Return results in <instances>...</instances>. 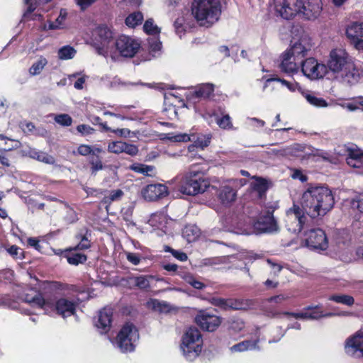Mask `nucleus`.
<instances>
[{"label": "nucleus", "instance_id": "473e14b6", "mask_svg": "<svg viewBox=\"0 0 363 363\" xmlns=\"http://www.w3.org/2000/svg\"><path fill=\"white\" fill-rule=\"evenodd\" d=\"M213 90L214 86L213 84H202L196 86L194 94H195L196 97L205 99L208 97L213 93Z\"/></svg>", "mask_w": 363, "mask_h": 363}, {"label": "nucleus", "instance_id": "69168bd1", "mask_svg": "<svg viewBox=\"0 0 363 363\" xmlns=\"http://www.w3.org/2000/svg\"><path fill=\"white\" fill-rule=\"evenodd\" d=\"M126 259L129 262L134 265H138L141 260V257L140 255L133 252H125Z\"/></svg>", "mask_w": 363, "mask_h": 363}, {"label": "nucleus", "instance_id": "0e129e2a", "mask_svg": "<svg viewBox=\"0 0 363 363\" xmlns=\"http://www.w3.org/2000/svg\"><path fill=\"white\" fill-rule=\"evenodd\" d=\"M91 165V171L92 172H96L99 170H101L104 168V165L101 162V160L99 158V157L96 158H92L89 161Z\"/></svg>", "mask_w": 363, "mask_h": 363}, {"label": "nucleus", "instance_id": "c85d7f7f", "mask_svg": "<svg viewBox=\"0 0 363 363\" xmlns=\"http://www.w3.org/2000/svg\"><path fill=\"white\" fill-rule=\"evenodd\" d=\"M259 337L247 340L233 345L230 350L232 352H242L247 350H258Z\"/></svg>", "mask_w": 363, "mask_h": 363}, {"label": "nucleus", "instance_id": "8fccbe9b", "mask_svg": "<svg viewBox=\"0 0 363 363\" xmlns=\"http://www.w3.org/2000/svg\"><path fill=\"white\" fill-rule=\"evenodd\" d=\"M148 43L150 53H152V57H156L161 50V42L157 38H153L148 40Z\"/></svg>", "mask_w": 363, "mask_h": 363}, {"label": "nucleus", "instance_id": "13d9d810", "mask_svg": "<svg viewBox=\"0 0 363 363\" xmlns=\"http://www.w3.org/2000/svg\"><path fill=\"white\" fill-rule=\"evenodd\" d=\"M123 195V192L121 189L113 190L109 193L108 196L104 198V202L107 203L108 201H118L121 199Z\"/></svg>", "mask_w": 363, "mask_h": 363}, {"label": "nucleus", "instance_id": "4be33fe9", "mask_svg": "<svg viewBox=\"0 0 363 363\" xmlns=\"http://www.w3.org/2000/svg\"><path fill=\"white\" fill-rule=\"evenodd\" d=\"M108 151L114 154L125 152L130 156H135L138 153V146L123 141H112L108 145Z\"/></svg>", "mask_w": 363, "mask_h": 363}, {"label": "nucleus", "instance_id": "bf43d9fd", "mask_svg": "<svg viewBox=\"0 0 363 363\" xmlns=\"http://www.w3.org/2000/svg\"><path fill=\"white\" fill-rule=\"evenodd\" d=\"M112 133H115L116 135H118L119 137L125 138H133V137L136 136L135 133L130 131L128 128L113 129Z\"/></svg>", "mask_w": 363, "mask_h": 363}, {"label": "nucleus", "instance_id": "c9c22d12", "mask_svg": "<svg viewBox=\"0 0 363 363\" xmlns=\"http://www.w3.org/2000/svg\"><path fill=\"white\" fill-rule=\"evenodd\" d=\"M48 64V60L45 57L40 56L38 60L33 63L29 69V73L32 76L40 74L45 67Z\"/></svg>", "mask_w": 363, "mask_h": 363}, {"label": "nucleus", "instance_id": "de8ad7c7", "mask_svg": "<svg viewBox=\"0 0 363 363\" xmlns=\"http://www.w3.org/2000/svg\"><path fill=\"white\" fill-rule=\"evenodd\" d=\"M67 260L70 264L78 265L86 260V256L82 253L73 252L67 255Z\"/></svg>", "mask_w": 363, "mask_h": 363}, {"label": "nucleus", "instance_id": "39448f33", "mask_svg": "<svg viewBox=\"0 0 363 363\" xmlns=\"http://www.w3.org/2000/svg\"><path fill=\"white\" fill-rule=\"evenodd\" d=\"M25 301L43 309L45 313L55 311L64 318L74 315L77 307V303L75 301L65 297L58 298L55 303L43 298L41 294H36L33 297L26 296Z\"/></svg>", "mask_w": 363, "mask_h": 363}, {"label": "nucleus", "instance_id": "f8f14e48", "mask_svg": "<svg viewBox=\"0 0 363 363\" xmlns=\"http://www.w3.org/2000/svg\"><path fill=\"white\" fill-rule=\"evenodd\" d=\"M303 235L304 238L302 246L315 250H325L328 247V241L323 230L320 228L306 230Z\"/></svg>", "mask_w": 363, "mask_h": 363}, {"label": "nucleus", "instance_id": "423d86ee", "mask_svg": "<svg viewBox=\"0 0 363 363\" xmlns=\"http://www.w3.org/2000/svg\"><path fill=\"white\" fill-rule=\"evenodd\" d=\"M203 337L199 330L195 327L187 328L184 333L180 350L184 357L189 362L194 361L201 353Z\"/></svg>", "mask_w": 363, "mask_h": 363}, {"label": "nucleus", "instance_id": "a19ab883", "mask_svg": "<svg viewBox=\"0 0 363 363\" xmlns=\"http://www.w3.org/2000/svg\"><path fill=\"white\" fill-rule=\"evenodd\" d=\"M363 97H359L357 99H354L352 101L348 102H343L341 104H339V105L343 108L347 109L349 111H355L357 110L362 111V104H363Z\"/></svg>", "mask_w": 363, "mask_h": 363}, {"label": "nucleus", "instance_id": "603ef678", "mask_svg": "<svg viewBox=\"0 0 363 363\" xmlns=\"http://www.w3.org/2000/svg\"><path fill=\"white\" fill-rule=\"evenodd\" d=\"M348 156L347 159H363V150L358 148L356 145H351L347 148Z\"/></svg>", "mask_w": 363, "mask_h": 363}, {"label": "nucleus", "instance_id": "f03ea898", "mask_svg": "<svg viewBox=\"0 0 363 363\" xmlns=\"http://www.w3.org/2000/svg\"><path fill=\"white\" fill-rule=\"evenodd\" d=\"M335 203L332 191L326 186L310 185L302 194L301 204L311 218L325 216Z\"/></svg>", "mask_w": 363, "mask_h": 363}, {"label": "nucleus", "instance_id": "49530a36", "mask_svg": "<svg viewBox=\"0 0 363 363\" xmlns=\"http://www.w3.org/2000/svg\"><path fill=\"white\" fill-rule=\"evenodd\" d=\"M182 279L192 287L196 289H203L206 287V285L196 279L192 274H185L182 275Z\"/></svg>", "mask_w": 363, "mask_h": 363}, {"label": "nucleus", "instance_id": "72a5a7b5", "mask_svg": "<svg viewBox=\"0 0 363 363\" xmlns=\"http://www.w3.org/2000/svg\"><path fill=\"white\" fill-rule=\"evenodd\" d=\"M250 186L253 192L259 197H262L268 188L267 181L261 178L256 179Z\"/></svg>", "mask_w": 363, "mask_h": 363}, {"label": "nucleus", "instance_id": "b1692460", "mask_svg": "<svg viewBox=\"0 0 363 363\" xmlns=\"http://www.w3.org/2000/svg\"><path fill=\"white\" fill-rule=\"evenodd\" d=\"M112 315L113 313L110 308H104L99 312L97 320L95 321V325L100 330V333H106L110 330Z\"/></svg>", "mask_w": 363, "mask_h": 363}, {"label": "nucleus", "instance_id": "c03bdc74", "mask_svg": "<svg viewBox=\"0 0 363 363\" xmlns=\"http://www.w3.org/2000/svg\"><path fill=\"white\" fill-rule=\"evenodd\" d=\"M328 299L349 306L353 305L354 302L352 296L345 294L332 295L329 296Z\"/></svg>", "mask_w": 363, "mask_h": 363}, {"label": "nucleus", "instance_id": "e433bc0d", "mask_svg": "<svg viewBox=\"0 0 363 363\" xmlns=\"http://www.w3.org/2000/svg\"><path fill=\"white\" fill-rule=\"evenodd\" d=\"M130 169L135 172L150 177L154 174L155 167L151 165L135 163L130 166Z\"/></svg>", "mask_w": 363, "mask_h": 363}, {"label": "nucleus", "instance_id": "393cba45", "mask_svg": "<svg viewBox=\"0 0 363 363\" xmlns=\"http://www.w3.org/2000/svg\"><path fill=\"white\" fill-rule=\"evenodd\" d=\"M237 191L232 188L229 184L222 186L218 193V199L225 206L232 204L236 199Z\"/></svg>", "mask_w": 363, "mask_h": 363}, {"label": "nucleus", "instance_id": "aec40b11", "mask_svg": "<svg viewBox=\"0 0 363 363\" xmlns=\"http://www.w3.org/2000/svg\"><path fill=\"white\" fill-rule=\"evenodd\" d=\"M299 58L285 51L281 56L279 68L282 72L293 76L299 70Z\"/></svg>", "mask_w": 363, "mask_h": 363}, {"label": "nucleus", "instance_id": "1a4fd4ad", "mask_svg": "<svg viewBox=\"0 0 363 363\" xmlns=\"http://www.w3.org/2000/svg\"><path fill=\"white\" fill-rule=\"evenodd\" d=\"M115 43L116 40H113V33L107 26H101L95 30L93 45L98 54L115 60Z\"/></svg>", "mask_w": 363, "mask_h": 363}, {"label": "nucleus", "instance_id": "2eb2a0df", "mask_svg": "<svg viewBox=\"0 0 363 363\" xmlns=\"http://www.w3.org/2000/svg\"><path fill=\"white\" fill-rule=\"evenodd\" d=\"M311 38L306 33L301 32L297 38H293L290 48L286 51L302 60L307 52L311 50Z\"/></svg>", "mask_w": 363, "mask_h": 363}, {"label": "nucleus", "instance_id": "5701e85b", "mask_svg": "<svg viewBox=\"0 0 363 363\" xmlns=\"http://www.w3.org/2000/svg\"><path fill=\"white\" fill-rule=\"evenodd\" d=\"M333 313H329L327 314H323V311L318 310V307L315 308V311L311 312H301V313H288L284 312L280 314V316L286 318L287 320H291V318L294 319H318L321 317H328L333 315Z\"/></svg>", "mask_w": 363, "mask_h": 363}, {"label": "nucleus", "instance_id": "774afa93", "mask_svg": "<svg viewBox=\"0 0 363 363\" xmlns=\"http://www.w3.org/2000/svg\"><path fill=\"white\" fill-rule=\"evenodd\" d=\"M91 146L83 144L77 147V153L82 156H87L91 154Z\"/></svg>", "mask_w": 363, "mask_h": 363}, {"label": "nucleus", "instance_id": "5fc2aeb1", "mask_svg": "<svg viewBox=\"0 0 363 363\" xmlns=\"http://www.w3.org/2000/svg\"><path fill=\"white\" fill-rule=\"evenodd\" d=\"M54 120L57 123L62 126H69L72 123V118L66 113L55 115Z\"/></svg>", "mask_w": 363, "mask_h": 363}, {"label": "nucleus", "instance_id": "79ce46f5", "mask_svg": "<svg viewBox=\"0 0 363 363\" xmlns=\"http://www.w3.org/2000/svg\"><path fill=\"white\" fill-rule=\"evenodd\" d=\"M245 326L241 318H234L228 321V330L232 333H238L242 330Z\"/></svg>", "mask_w": 363, "mask_h": 363}, {"label": "nucleus", "instance_id": "9d476101", "mask_svg": "<svg viewBox=\"0 0 363 363\" xmlns=\"http://www.w3.org/2000/svg\"><path fill=\"white\" fill-rule=\"evenodd\" d=\"M138 340V329L133 324L127 323L121 328L113 344L122 352H130L134 350Z\"/></svg>", "mask_w": 363, "mask_h": 363}, {"label": "nucleus", "instance_id": "09e8293b", "mask_svg": "<svg viewBox=\"0 0 363 363\" xmlns=\"http://www.w3.org/2000/svg\"><path fill=\"white\" fill-rule=\"evenodd\" d=\"M144 31L149 35H157L160 33V28L154 23L152 18L147 19L143 25Z\"/></svg>", "mask_w": 363, "mask_h": 363}, {"label": "nucleus", "instance_id": "6ab92c4d", "mask_svg": "<svg viewBox=\"0 0 363 363\" xmlns=\"http://www.w3.org/2000/svg\"><path fill=\"white\" fill-rule=\"evenodd\" d=\"M142 196L146 201H152L167 196L168 188L162 184H152L142 189Z\"/></svg>", "mask_w": 363, "mask_h": 363}, {"label": "nucleus", "instance_id": "a211bd4d", "mask_svg": "<svg viewBox=\"0 0 363 363\" xmlns=\"http://www.w3.org/2000/svg\"><path fill=\"white\" fill-rule=\"evenodd\" d=\"M346 35L356 50L363 52V21L350 23L346 28Z\"/></svg>", "mask_w": 363, "mask_h": 363}, {"label": "nucleus", "instance_id": "cd10ccee", "mask_svg": "<svg viewBox=\"0 0 363 363\" xmlns=\"http://www.w3.org/2000/svg\"><path fill=\"white\" fill-rule=\"evenodd\" d=\"M23 154L25 156H28L45 164H53L55 162L53 157L34 148L28 147L26 150H23Z\"/></svg>", "mask_w": 363, "mask_h": 363}, {"label": "nucleus", "instance_id": "20e7f679", "mask_svg": "<svg viewBox=\"0 0 363 363\" xmlns=\"http://www.w3.org/2000/svg\"><path fill=\"white\" fill-rule=\"evenodd\" d=\"M193 17L201 26L210 27L220 18L221 6L219 0H193L191 6Z\"/></svg>", "mask_w": 363, "mask_h": 363}, {"label": "nucleus", "instance_id": "f704fd0d", "mask_svg": "<svg viewBox=\"0 0 363 363\" xmlns=\"http://www.w3.org/2000/svg\"><path fill=\"white\" fill-rule=\"evenodd\" d=\"M167 223V216L163 213H155L152 214L149 219L150 225L157 228H164Z\"/></svg>", "mask_w": 363, "mask_h": 363}, {"label": "nucleus", "instance_id": "a878e982", "mask_svg": "<svg viewBox=\"0 0 363 363\" xmlns=\"http://www.w3.org/2000/svg\"><path fill=\"white\" fill-rule=\"evenodd\" d=\"M163 281L164 279L158 278L153 275H140L131 277L130 283L141 290L147 291L150 289V283L152 280Z\"/></svg>", "mask_w": 363, "mask_h": 363}, {"label": "nucleus", "instance_id": "ea45409f", "mask_svg": "<svg viewBox=\"0 0 363 363\" xmlns=\"http://www.w3.org/2000/svg\"><path fill=\"white\" fill-rule=\"evenodd\" d=\"M21 146L18 140H13L0 135V148L4 151H9L13 149H17Z\"/></svg>", "mask_w": 363, "mask_h": 363}, {"label": "nucleus", "instance_id": "2f4dec72", "mask_svg": "<svg viewBox=\"0 0 363 363\" xmlns=\"http://www.w3.org/2000/svg\"><path fill=\"white\" fill-rule=\"evenodd\" d=\"M49 0H25L27 5V9L23 14L25 19H35L34 17H30L31 13L35 11L38 7H40Z\"/></svg>", "mask_w": 363, "mask_h": 363}, {"label": "nucleus", "instance_id": "c756f323", "mask_svg": "<svg viewBox=\"0 0 363 363\" xmlns=\"http://www.w3.org/2000/svg\"><path fill=\"white\" fill-rule=\"evenodd\" d=\"M303 96L307 101L308 104L317 107V108H323L328 106L327 101L321 98L318 96L315 93L311 91H306L303 92Z\"/></svg>", "mask_w": 363, "mask_h": 363}, {"label": "nucleus", "instance_id": "f257e3e1", "mask_svg": "<svg viewBox=\"0 0 363 363\" xmlns=\"http://www.w3.org/2000/svg\"><path fill=\"white\" fill-rule=\"evenodd\" d=\"M326 67L334 79L345 85H354L363 77V70L344 49H333L330 52Z\"/></svg>", "mask_w": 363, "mask_h": 363}, {"label": "nucleus", "instance_id": "7ed1b4c3", "mask_svg": "<svg viewBox=\"0 0 363 363\" xmlns=\"http://www.w3.org/2000/svg\"><path fill=\"white\" fill-rule=\"evenodd\" d=\"M274 9L282 18L289 19L298 14L306 20H315L321 13V0H274Z\"/></svg>", "mask_w": 363, "mask_h": 363}, {"label": "nucleus", "instance_id": "4d7b16f0", "mask_svg": "<svg viewBox=\"0 0 363 363\" xmlns=\"http://www.w3.org/2000/svg\"><path fill=\"white\" fill-rule=\"evenodd\" d=\"M313 157H317L316 160L321 159L329 162H333L335 160V158L330 153L321 150H317L313 154Z\"/></svg>", "mask_w": 363, "mask_h": 363}, {"label": "nucleus", "instance_id": "680f3d73", "mask_svg": "<svg viewBox=\"0 0 363 363\" xmlns=\"http://www.w3.org/2000/svg\"><path fill=\"white\" fill-rule=\"evenodd\" d=\"M291 171V177L294 179H298L301 182H305L307 181L308 177H306V175H305L303 173V172L301 169H292Z\"/></svg>", "mask_w": 363, "mask_h": 363}, {"label": "nucleus", "instance_id": "58836bf2", "mask_svg": "<svg viewBox=\"0 0 363 363\" xmlns=\"http://www.w3.org/2000/svg\"><path fill=\"white\" fill-rule=\"evenodd\" d=\"M77 53V50L70 45H65L60 48L57 52L58 58L61 60L72 59Z\"/></svg>", "mask_w": 363, "mask_h": 363}, {"label": "nucleus", "instance_id": "37998d69", "mask_svg": "<svg viewBox=\"0 0 363 363\" xmlns=\"http://www.w3.org/2000/svg\"><path fill=\"white\" fill-rule=\"evenodd\" d=\"M66 12L65 11L61 10L60 13L55 22H49L48 24H45L43 29L44 30H54L62 28L63 26V21L66 18Z\"/></svg>", "mask_w": 363, "mask_h": 363}, {"label": "nucleus", "instance_id": "9b49d317", "mask_svg": "<svg viewBox=\"0 0 363 363\" xmlns=\"http://www.w3.org/2000/svg\"><path fill=\"white\" fill-rule=\"evenodd\" d=\"M278 208L277 202L266 207V212L262 213L257 221L253 224L254 228L258 233H271L277 230V224L273 216V213Z\"/></svg>", "mask_w": 363, "mask_h": 363}, {"label": "nucleus", "instance_id": "412c9836", "mask_svg": "<svg viewBox=\"0 0 363 363\" xmlns=\"http://www.w3.org/2000/svg\"><path fill=\"white\" fill-rule=\"evenodd\" d=\"M183 95L178 92L177 90L170 91L164 94V112L166 113L167 117L170 119H174L177 116V111L175 105H173L176 101L181 102L182 101Z\"/></svg>", "mask_w": 363, "mask_h": 363}, {"label": "nucleus", "instance_id": "e2e57ef3", "mask_svg": "<svg viewBox=\"0 0 363 363\" xmlns=\"http://www.w3.org/2000/svg\"><path fill=\"white\" fill-rule=\"evenodd\" d=\"M7 251L13 258L18 259L23 257V250L16 245H12Z\"/></svg>", "mask_w": 363, "mask_h": 363}, {"label": "nucleus", "instance_id": "ddd939ff", "mask_svg": "<svg viewBox=\"0 0 363 363\" xmlns=\"http://www.w3.org/2000/svg\"><path fill=\"white\" fill-rule=\"evenodd\" d=\"M301 72L307 78L314 80L323 78L328 73L326 65L313 58H307L301 62Z\"/></svg>", "mask_w": 363, "mask_h": 363}, {"label": "nucleus", "instance_id": "bb28decb", "mask_svg": "<svg viewBox=\"0 0 363 363\" xmlns=\"http://www.w3.org/2000/svg\"><path fill=\"white\" fill-rule=\"evenodd\" d=\"M345 206L349 207L357 219L363 216V194L357 196L355 198L345 201Z\"/></svg>", "mask_w": 363, "mask_h": 363}, {"label": "nucleus", "instance_id": "f3484780", "mask_svg": "<svg viewBox=\"0 0 363 363\" xmlns=\"http://www.w3.org/2000/svg\"><path fill=\"white\" fill-rule=\"evenodd\" d=\"M195 322L203 330L215 331L221 324L220 317L206 311H201L195 317Z\"/></svg>", "mask_w": 363, "mask_h": 363}, {"label": "nucleus", "instance_id": "3c124183", "mask_svg": "<svg viewBox=\"0 0 363 363\" xmlns=\"http://www.w3.org/2000/svg\"><path fill=\"white\" fill-rule=\"evenodd\" d=\"M216 123L222 129H231L233 123L228 114L223 115L222 117L216 118Z\"/></svg>", "mask_w": 363, "mask_h": 363}, {"label": "nucleus", "instance_id": "a18cd8bd", "mask_svg": "<svg viewBox=\"0 0 363 363\" xmlns=\"http://www.w3.org/2000/svg\"><path fill=\"white\" fill-rule=\"evenodd\" d=\"M199 230L195 225L186 226L183 230V235L186 238L188 242L194 241L199 235Z\"/></svg>", "mask_w": 363, "mask_h": 363}, {"label": "nucleus", "instance_id": "338daca9", "mask_svg": "<svg viewBox=\"0 0 363 363\" xmlns=\"http://www.w3.org/2000/svg\"><path fill=\"white\" fill-rule=\"evenodd\" d=\"M77 130L82 135H91L94 133V129L89 125L81 124L77 127Z\"/></svg>", "mask_w": 363, "mask_h": 363}, {"label": "nucleus", "instance_id": "4468645a", "mask_svg": "<svg viewBox=\"0 0 363 363\" xmlns=\"http://www.w3.org/2000/svg\"><path fill=\"white\" fill-rule=\"evenodd\" d=\"M140 43L136 39L126 35L120 36L114 45L116 51V57L117 52L123 57H133L140 50Z\"/></svg>", "mask_w": 363, "mask_h": 363}, {"label": "nucleus", "instance_id": "052dcab7", "mask_svg": "<svg viewBox=\"0 0 363 363\" xmlns=\"http://www.w3.org/2000/svg\"><path fill=\"white\" fill-rule=\"evenodd\" d=\"M174 28L177 33L181 36L182 33H183L186 30V26L184 24V17H179L177 18V20L174 22Z\"/></svg>", "mask_w": 363, "mask_h": 363}, {"label": "nucleus", "instance_id": "dca6fc26", "mask_svg": "<svg viewBox=\"0 0 363 363\" xmlns=\"http://www.w3.org/2000/svg\"><path fill=\"white\" fill-rule=\"evenodd\" d=\"M345 352L354 357H363V330H359L347 337L345 342Z\"/></svg>", "mask_w": 363, "mask_h": 363}, {"label": "nucleus", "instance_id": "7c9ffc66", "mask_svg": "<svg viewBox=\"0 0 363 363\" xmlns=\"http://www.w3.org/2000/svg\"><path fill=\"white\" fill-rule=\"evenodd\" d=\"M162 139L168 140L171 142H188L195 139V134L169 133L164 134Z\"/></svg>", "mask_w": 363, "mask_h": 363}, {"label": "nucleus", "instance_id": "6e6552de", "mask_svg": "<svg viewBox=\"0 0 363 363\" xmlns=\"http://www.w3.org/2000/svg\"><path fill=\"white\" fill-rule=\"evenodd\" d=\"M209 186V181L201 171L191 169L181 178L179 189L184 194L194 196L204 192Z\"/></svg>", "mask_w": 363, "mask_h": 363}, {"label": "nucleus", "instance_id": "0eeeda50", "mask_svg": "<svg viewBox=\"0 0 363 363\" xmlns=\"http://www.w3.org/2000/svg\"><path fill=\"white\" fill-rule=\"evenodd\" d=\"M311 218L301 204L294 203L286 211L285 227L292 233L297 234L301 232L303 233L308 230Z\"/></svg>", "mask_w": 363, "mask_h": 363}, {"label": "nucleus", "instance_id": "864d4df0", "mask_svg": "<svg viewBox=\"0 0 363 363\" xmlns=\"http://www.w3.org/2000/svg\"><path fill=\"white\" fill-rule=\"evenodd\" d=\"M148 305L154 310L159 311H164L166 310H169V305L167 302L160 301L157 299L151 300L148 302Z\"/></svg>", "mask_w": 363, "mask_h": 363}, {"label": "nucleus", "instance_id": "6e6d98bb", "mask_svg": "<svg viewBox=\"0 0 363 363\" xmlns=\"http://www.w3.org/2000/svg\"><path fill=\"white\" fill-rule=\"evenodd\" d=\"M211 140V137L208 135H196L195 139L193 140L195 143V145L196 147H201L203 149L205 147H207Z\"/></svg>", "mask_w": 363, "mask_h": 363}, {"label": "nucleus", "instance_id": "4c0bfd02", "mask_svg": "<svg viewBox=\"0 0 363 363\" xmlns=\"http://www.w3.org/2000/svg\"><path fill=\"white\" fill-rule=\"evenodd\" d=\"M143 21V15L140 11L133 12L129 14L125 18V24L129 28H135L140 25Z\"/></svg>", "mask_w": 363, "mask_h": 363}]
</instances>
